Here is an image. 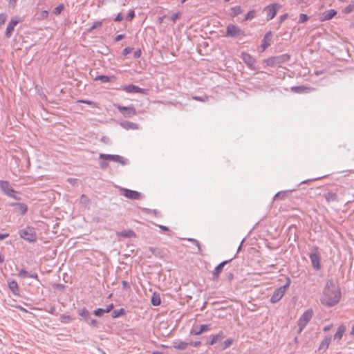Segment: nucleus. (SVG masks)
I'll return each instance as SVG.
<instances>
[{
    "instance_id": "1",
    "label": "nucleus",
    "mask_w": 354,
    "mask_h": 354,
    "mask_svg": "<svg viewBox=\"0 0 354 354\" xmlns=\"http://www.w3.org/2000/svg\"><path fill=\"white\" fill-rule=\"evenodd\" d=\"M341 297L339 287L333 280H328L324 288L320 302L326 307H333L339 302Z\"/></svg>"
},
{
    "instance_id": "2",
    "label": "nucleus",
    "mask_w": 354,
    "mask_h": 354,
    "mask_svg": "<svg viewBox=\"0 0 354 354\" xmlns=\"http://www.w3.org/2000/svg\"><path fill=\"white\" fill-rule=\"evenodd\" d=\"M290 59V55L288 53L270 57L268 59H266L263 62L266 64L267 66L270 67H275L281 64L289 62Z\"/></svg>"
},
{
    "instance_id": "3",
    "label": "nucleus",
    "mask_w": 354,
    "mask_h": 354,
    "mask_svg": "<svg viewBox=\"0 0 354 354\" xmlns=\"http://www.w3.org/2000/svg\"><path fill=\"white\" fill-rule=\"evenodd\" d=\"M286 282L284 285L274 290L270 300L272 304H275L278 302L285 295L286 290L289 288L291 283V280L288 277L286 278Z\"/></svg>"
},
{
    "instance_id": "4",
    "label": "nucleus",
    "mask_w": 354,
    "mask_h": 354,
    "mask_svg": "<svg viewBox=\"0 0 354 354\" xmlns=\"http://www.w3.org/2000/svg\"><path fill=\"white\" fill-rule=\"evenodd\" d=\"M20 238L29 243H34L37 241V236L35 229L31 226H27L19 231Z\"/></svg>"
},
{
    "instance_id": "5",
    "label": "nucleus",
    "mask_w": 354,
    "mask_h": 354,
    "mask_svg": "<svg viewBox=\"0 0 354 354\" xmlns=\"http://www.w3.org/2000/svg\"><path fill=\"white\" fill-rule=\"evenodd\" d=\"M225 36L227 37L241 39L245 36V33L238 26L230 24L226 27Z\"/></svg>"
},
{
    "instance_id": "6",
    "label": "nucleus",
    "mask_w": 354,
    "mask_h": 354,
    "mask_svg": "<svg viewBox=\"0 0 354 354\" xmlns=\"http://www.w3.org/2000/svg\"><path fill=\"white\" fill-rule=\"evenodd\" d=\"M309 258L312 263L313 268L315 270H319L321 268V256L319 252V248L317 246H313L309 253Z\"/></svg>"
},
{
    "instance_id": "7",
    "label": "nucleus",
    "mask_w": 354,
    "mask_h": 354,
    "mask_svg": "<svg viewBox=\"0 0 354 354\" xmlns=\"http://www.w3.org/2000/svg\"><path fill=\"white\" fill-rule=\"evenodd\" d=\"M313 316V310L312 309H308L306 310L299 317L297 324L299 326L298 333H301L304 328L306 327L307 324L310 321Z\"/></svg>"
},
{
    "instance_id": "8",
    "label": "nucleus",
    "mask_w": 354,
    "mask_h": 354,
    "mask_svg": "<svg viewBox=\"0 0 354 354\" xmlns=\"http://www.w3.org/2000/svg\"><path fill=\"white\" fill-rule=\"evenodd\" d=\"M100 159L105 160H111L116 162H119L122 165H126L129 163V160L124 158L120 155H112V154H104L100 153L99 156Z\"/></svg>"
},
{
    "instance_id": "9",
    "label": "nucleus",
    "mask_w": 354,
    "mask_h": 354,
    "mask_svg": "<svg viewBox=\"0 0 354 354\" xmlns=\"http://www.w3.org/2000/svg\"><path fill=\"white\" fill-rule=\"evenodd\" d=\"M281 6L279 3H271L264 8V11L266 12V20L268 21L272 19L277 15V10L280 9Z\"/></svg>"
},
{
    "instance_id": "10",
    "label": "nucleus",
    "mask_w": 354,
    "mask_h": 354,
    "mask_svg": "<svg viewBox=\"0 0 354 354\" xmlns=\"http://www.w3.org/2000/svg\"><path fill=\"white\" fill-rule=\"evenodd\" d=\"M115 106L125 118H131L136 114V110L133 105L124 106L120 104H115Z\"/></svg>"
},
{
    "instance_id": "11",
    "label": "nucleus",
    "mask_w": 354,
    "mask_h": 354,
    "mask_svg": "<svg viewBox=\"0 0 354 354\" xmlns=\"http://www.w3.org/2000/svg\"><path fill=\"white\" fill-rule=\"evenodd\" d=\"M120 192L124 196L129 199L141 200L142 198V194L135 190H131L127 188H121Z\"/></svg>"
},
{
    "instance_id": "12",
    "label": "nucleus",
    "mask_w": 354,
    "mask_h": 354,
    "mask_svg": "<svg viewBox=\"0 0 354 354\" xmlns=\"http://www.w3.org/2000/svg\"><path fill=\"white\" fill-rule=\"evenodd\" d=\"M118 89L124 91L127 93H142V94L147 93L146 89L140 88L138 86L134 85V84L122 85Z\"/></svg>"
},
{
    "instance_id": "13",
    "label": "nucleus",
    "mask_w": 354,
    "mask_h": 354,
    "mask_svg": "<svg viewBox=\"0 0 354 354\" xmlns=\"http://www.w3.org/2000/svg\"><path fill=\"white\" fill-rule=\"evenodd\" d=\"M236 254H235L232 259L229 260H225L220 263L216 267L214 268L212 272V279L214 281L218 280L220 274L222 272L224 266L227 264L229 262L232 261L234 259H235Z\"/></svg>"
},
{
    "instance_id": "14",
    "label": "nucleus",
    "mask_w": 354,
    "mask_h": 354,
    "mask_svg": "<svg viewBox=\"0 0 354 354\" xmlns=\"http://www.w3.org/2000/svg\"><path fill=\"white\" fill-rule=\"evenodd\" d=\"M0 189L7 196H11L12 193H16V191L10 186L7 180H0Z\"/></svg>"
},
{
    "instance_id": "15",
    "label": "nucleus",
    "mask_w": 354,
    "mask_h": 354,
    "mask_svg": "<svg viewBox=\"0 0 354 354\" xmlns=\"http://www.w3.org/2000/svg\"><path fill=\"white\" fill-rule=\"evenodd\" d=\"M225 337L224 332L221 330L216 335H212L209 337V339L207 340L205 343L207 346H212L216 344L217 342L221 341Z\"/></svg>"
},
{
    "instance_id": "16",
    "label": "nucleus",
    "mask_w": 354,
    "mask_h": 354,
    "mask_svg": "<svg viewBox=\"0 0 354 354\" xmlns=\"http://www.w3.org/2000/svg\"><path fill=\"white\" fill-rule=\"evenodd\" d=\"M212 325L209 324H202L198 328H192L190 331V334L194 335H200L205 332H207L211 330Z\"/></svg>"
},
{
    "instance_id": "17",
    "label": "nucleus",
    "mask_w": 354,
    "mask_h": 354,
    "mask_svg": "<svg viewBox=\"0 0 354 354\" xmlns=\"http://www.w3.org/2000/svg\"><path fill=\"white\" fill-rule=\"evenodd\" d=\"M19 23V21L16 19L15 18H12L10 22L8 23L6 32H5V37L7 39L10 38L12 32L15 29V27L17 26V24Z\"/></svg>"
},
{
    "instance_id": "18",
    "label": "nucleus",
    "mask_w": 354,
    "mask_h": 354,
    "mask_svg": "<svg viewBox=\"0 0 354 354\" xmlns=\"http://www.w3.org/2000/svg\"><path fill=\"white\" fill-rule=\"evenodd\" d=\"M10 205L14 207L15 212L21 215H24L28 212V206L24 203H12Z\"/></svg>"
},
{
    "instance_id": "19",
    "label": "nucleus",
    "mask_w": 354,
    "mask_h": 354,
    "mask_svg": "<svg viewBox=\"0 0 354 354\" xmlns=\"http://www.w3.org/2000/svg\"><path fill=\"white\" fill-rule=\"evenodd\" d=\"M241 58L244 63L250 68H253L255 59L254 57L247 53H242Z\"/></svg>"
},
{
    "instance_id": "20",
    "label": "nucleus",
    "mask_w": 354,
    "mask_h": 354,
    "mask_svg": "<svg viewBox=\"0 0 354 354\" xmlns=\"http://www.w3.org/2000/svg\"><path fill=\"white\" fill-rule=\"evenodd\" d=\"M337 15V11L334 9H330L324 12L320 17L321 21H328L333 19Z\"/></svg>"
},
{
    "instance_id": "21",
    "label": "nucleus",
    "mask_w": 354,
    "mask_h": 354,
    "mask_svg": "<svg viewBox=\"0 0 354 354\" xmlns=\"http://www.w3.org/2000/svg\"><path fill=\"white\" fill-rule=\"evenodd\" d=\"M323 196L328 203L339 201L338 195L335 192L330 191L324 193Z\"/></svg>"
},
{
    "instance_id": "22",
    "label": "nucleus",
    "mask_w": 354,
    "mask_h": 354,
    "mask_svg": "<svg viewBox=\"0 0 354 354\" xmlns=\"http://www.w3.org/2000/svg\"><path fill=\"white\" fill-rule=\"evenodd\" d=\"M9 289L14 295H19V288L17 282L14 279L8 280Z\"/></svg>"
},
{
    "instance_id": "23",
    "label": "nucleus",
    "mask_w": 354,
    "mask_h": 354,
    "mask_svg": "<svg viewBox=\"0 0 354 354\" xmlns=\"http://www.w3.org/2000/svg\"><path fill=\"white\" fill-rule=\"evenodd\" d=\"M272 35V31H268V32H266L263 39H262L261 47L262 48L263 51L270 46V40Z\"/></svg>"
},
{
    "instance_id": "24",
    "label": "nucleus",
    "mask_w": 354,
    "mask_h": 354,
    "mask_svg": "<svg viewBox=\"0 0 354 354\" xmlns=\"http://www.w3.org/2000/svg\"><path fill=\"white\" fill-rule=\"evenodd\" d=\"M292 190L281 191L277 192L273 197V201L275 200H285L289 194L292 192Z\"/></svg>"
},
{
    "instance_id": "25",
    "label": "nucleus",
    "mask_w": 354,
    "mask_h": 354,
    "mask_svg": "<svg viewBox=\"0 0 354 354\" xmlns=\"http://www.w3.org/2000/svg\"><path fill=\"white\" fill-rule=\"evenodd\" d=\"M189 346V343L183 341H176L173 343V347L177 350H185Z\"/></svg>"
},
{
    "instance_id": "26",
    "label": "nucleus",
    "mask_w": 354,
    "mask_h": 354,
    "mask_svg": "<svg viewBox=\"0 0 354 354\" xmlns=\"http://www.w3.org/2000/svg\"><path fill=\"white\" fill-rule=\"evenodd\" d=\"M120 125L122 127H123L125 129H138V124L134 122H131L129 121H124L120 123Z\"/></svg>"
},
{
    "instance_id": "27",
    "label": "nucleus",
    "mask_w": 354,
    "mask_h": 354,
    "mask_svg": "<svg viewBox=\"0 0 354 354\" xmlns=\"http://www.w3.org/2000/svg\"><path fill=\"white\" fill-rule=\"evenodd\" d=\"M149 250L151 252V254L158 258H162L164 257V251L162 249L149 247Z\"/></svg>"
},
{
    "instance_id": "28",
    "label": "nucleus",
    "mask_w": 354,
    "mask_h": 354,
    "mask_svg": "<svg viewBox=\"0 0 354 354\" xmlns=\"http://www.w3.org/2000/svg\"><path fill=\"white\" fill-rule=\"evenodd\" d=\"M78 314L86 322H88V321L91 319V314H90L89 311L85 307H84L81 310H80L79 312H78Z\"/></svg>"
},
{
    "instance_id": "29",
    "label": "nucleus",
    "mask_w": 354,
    "mask_h": 354,
    "mask_svg": "<svg viewBox=\"0 0 354 354\" xmlns=\"http://www.w3.org/2000/svg\"><path fill=\"white\" fill-rule=\"evenodd\" d=\"M330 337H325L324 339L320 343L319 350L326 351L330 343Z\"/></svg>"
},
{
    "instance_id": "30",
    "label": "nucleus",
    "mask_w": 354,
    "mask_h": 354,
    "mask_svg": "<svg viewBox=\"0 0 354 354\" xmlns=\"http://www.w3.org/2000/svg\"><path fill=\"white\" fill-rule=\"evenodd\" d=\"M118 234L124 238H132L136 236V233L131 230H122Z\"/></svg>"
},
{
    "instance_id": "31",
    "label": "nucleus",
    "mask_w": 354,
    "mask_h": 354,
    "mask_svg": "<svg viewBox=\"0 0 354 354\" xmlns=\"http://www.w3.org/2000/svg\"><path fill=\"white\" fill-rule=\"evenodd\" d=\"M151 302L154 306H159L161 303L160 295L156 292H153L151 296Z\"/></svg>"
},
{
    "instance_id": "32",
    "label": "nucleus",
    "mask_w": 354,
    "mask_h": 354,
    "mask_svg": "<svg viewBox=\"0 0 354 354\" xmlns=\"http://www.w3.org/2000/svg\"><path fill=\"white\" fill-rule=\"evenodd\" d=\"M345 330H346V327L342 325V326H339L337 332L334 335V339H338V340L341 339Z\"/></svg>"
},
{
    "instance_id": "33",
    "label": "nucleus",
    "mask_w": 354,
    "mask_h": 354,
    "mask_svg": "<svg viewBox=\"0 0 354 354\" xmlns=\"http://www.w3.org/2000/svg\"><path fill=\"white\" fill-rule=\"evenodd\" d=\"M230 15L232 17H235L243 12V10L240 6L232 7L231 9Z\"/></svg>"
},
{
    "instance_id": "34",
    "label": "nucleus",
    "mask_w": 354,
    "mask_h": 354,
    "mask_svg": "<svg viewBox=\"0 0 354 354\" xmlns=\"http://www.w3.org/2000/svg\"><path fill=\"white\" fill-rule=\"evenodd\" d=\"M113 77H109L105 75H97L94 78L95 81H101L102 83H106L111 81Z\"/></svg>"
},
{
    "instance_id": "35",
    "label": "nucleus",
    "mask_w": 354,
    "mask_h": 354,
    "mask_svg": "<svg viewBox=\"0 0 354 354\" xmlns=\"http://www.w3.org/2000/svg\"><path fill=\"white\" fill-rule=\"evenodd\" d=\"M292 91L297 93H301L310 91V88L305 87L304 86H292L291 88Z\"/></svg>"
},
{
    "instance_id": "36",
    "label": "nucleus",
    "mask_w": 354,
    "mask_h": 354,
    "mask_svg": "<svg viewBox=\"0 0 354 354\" xmlns=\"http://www.w3.org/2000/svg\"><path fill=\"white\" fill-rule=\"evenodd\" d=\"M124 314H125V310L122 308L120 309L114 310L112 312L111 316L113 318H117V317L124 315Z\"/></svg>"
},
{
    "instance_id": "37",
    "label": "nucleus",
    "mask_w": 354,
    "mask_h": 354,
    "mask_svg": "<svg viewBox=\"0 0 354 354\" xmlns=\"http://www.w3.org/2000/svg\"><path fill=\"white\" fill-rule=\"evenodd\" d=\"M48 11L45 10H42L39 13H37L36 15H37V19L38 20H44V19H46L48 18Z\"/></svg>"
},
{
    "instance_id": "38",
    "label": "nucleus",
    "mask_w": 354,
    "mask_h": 354,
    "mask_svg": "<svg viewBox=\"0 0 354 354\" xmlns=\"http://www.w3.org/2000/svg\"><path fill=\"white\" fill-rule=\"evenodd\" d=\"M192 99L196 101L205 102H207L209 100V96L205 94H204L201 96L194 95V96H192Z\"/></svg>"
},
{
    "instance_id": "39",
    "label": "nucleus",
    "mask_w": 354,
    "mask_h": 354,
    "mask_svg": "<svg viewBox=\"0 0 354 354\" xmlns=\"http://www.w3.org/2000/svg\"><path fill=\"white\" fill-rule=\"evenodd\" d=\"M234 342L233 338H228L225 340L222 344V349L225 350L229 348Z\"/></svg>"
},
{
    "instance_id": "40",
    "label": "nucleus",
    "mask_w": 354,
    "mask_h": 354,
    "mask_svg": "<svg viewBox=\"0 0 354 354\" xmlns=\"http://www.w3.org/2000/svg\"><path fill=\"white\" fill-rule=\"evenodd\" d=\"M255 17H256V11L254 10H251L245 15L244 21L252 20Z\"/></svg>"
},
{
    "instance_id": "41",
    "label": "nucleus",
    "mask_w": 354,
    "mask_h": 354,
    "mask_svg": "<svg viewBox=\"0 0 354 354\" xmlns=\"http://www.w3.org/2000/svg\"><path fill=\"white\" fill-rule=\"evenodd\" d=\"M73 320L72 317L69 315H62L60 316V321L64 324H68Z\"/></svg>"
},
{
    "instance_id": "42",
    "label": "nucleus",
    "mask_w": 354,
    "mask_h": 354,
    "mask_svg": "<svg viewBox=\"0 0 354 354\" xmlns=\"http://www.w3.org/2000/svg\"><path fill=\"white\" fill-rule=\"evenodd\" d=\"M188 241L192 243L194 245H195L197 247V249H198L197 252L199 253L201 252V244L198 240L193 239V238H189V239H188Z\"/></svg>"
},
{
    "instance_id": "43",
    "label": "nucleus",
    "mask_w": 354,
    "mask_h": 354,
    "mask_svg": "<svg viewBox=\"0 0 354 354\" xmlns=\"http://www.w3.org/2000/svg\"><path fill=\"white\" fill-rule=\"evenodd\" d=\"M64 6L63 4H60L58 6H57L53 11V13L55 15H59L62 10H64Z\"/></svg>"
},
{
    "instance_id": "44",
    "label": "nucleus",
    "mask_w": 354,
    "mask_h": 354,
    "mask_svg": "<svg viewBox=\"0 0 354 354\" xmlns=\"http://www.w3.org/2000/svg\"><path fill=\"white\" fill-rule=\"evenodd\" d=\"M354 10V4H349L343 10L344 14H350Z\"/></svg>"
},
{
    "instance_id": "45",
    "label": "nucleus",
    "mask_w": 354,
    "mask_h": 354,
    "mask_svg": "<svg viewBox=\"0 0 354 354\" xmlns=\"http://www.w3.org/2000/svg\"><path fill=\"white\" fill-rule=\"evenodd\" d=\"M308 16L306 14H304V13H301L299 15V24H302V23H304L306 22V21H308Z\"/></svg>"
},
{
    "instance_id": "46",
    "label": "nucleus",
    "mask_w": 354,
    "mask_h": 354,
    "mask_svg": "<svg viewBox=\"0 0 354 354\" xmlns=\"http://www.w3.org/2000/svg\"><path fill=\"white\" fill-rule=\"evenodd\" d=\"M105 313L104 308H97L93 311V314L97 317H102Z\"/></svg>"
},
{
    "instance_id": "47",
    "label": "nucleus",
    "mask_w": 354,
    "mask_h": 354,
    "mask_svg": "<svg viewBox=\"0 0 354 354\" xmlns=\"http://www.w3.org/2000/svg\"><path fill=\"white\" fill-rule=\"evenodd\" d=\"M8 18V15L6 13L0 14V27L5 24Z\"/></svg>"
},
{
    "instance_id": "48",
    "label": "nucleus",
    "mask_w": 354,
    "mask_h": 354,
    "mask_svg": "<svg viewBox=\"0 0 354 354\" xmlns=\"http://www.w3.org/2000/svg\"><path fill=\"white\" fill-rule=\"evenodd\" d=\"M18 276L19 277L26 278V277H28L29 274L25 269L22 268L20 270V271L18 274Z\"/></svg>"
},
{
    "instance_id": "49",
    "label": "nucleus",
    "mask_w": 354,
    "mask_h": 354,
    "mask_svg": "<svg viewBox=\"0 0 354 354\" xmlns=\"http://www.w3.org/2000/svg\"><path fill=\"white\" fill-rule=\"evenodd\" d=\"M78 102L84 103L92 106L93 107H97V104L96 102L89 101V100H80Z\"/></svg>"
},
{
    "instance_id": "50",
    "label": "nucleus",
    "mask_w": 354,
    "mask_h": 354,
    "mask_svg": "<svg viewBox=\"0 0 354 354\" xmlns=\"http://www.w3.org/2000/svg\"><path fill=\"white\" fill-rule=\"evenodd\" d=\"M87 323L89 324L91 326L95 327V328H97L98 324H99V322L97 319H93L91 317L90 320L88 321V322H87Z\"/></svg>"
},
{
    "instance_id": "51",
    "label": "nucleus",
    "mask_w": 354,
    "mask_h": 354,
    "mask_svg": "<svg viewBox=\"0 0 354 354\" xmlns=\"http://www.w3.org/2000/svg\"><path fill=\"white\" fill-rule=\"evenodd\" d=\"M134 17H135V12H134V10H131L129 12V13L126 17V20L131 21Z\"/></svg>"
},
{
    "instance_id": "52",
    "label": "nucleus",
    "mask_w": 354,
    "mask_h": 354,
    "mask_svg": "<svg viewBox=\"0 0 354 354\" xmlns=\"http://www.w3.org/2000/svg\"><path fill=\"white\" fill-rule=\"evenodd\" d=\"M181 13L180 12H176V13H174L172 15V16L171 17V20L172 21V22L174 24L176 20L178 19V17L180 16Z\"/></svg>"
},
{
    "instance_id": "53",
    "label": "nucleus",
    "mask_w": 354,
    "mask_h": 354,
    "mask_svg": "<svg viewBox=\"0 0 354 354\" xmlns=\"http://www.w3.org/2000/svg\"><path fill=\"white\" fill-rule=\"evenodd\" d=\"M9 197L14 198L17 201H21V198L20 195L16 192V193H12L11 196H9Z\"/></svg>"
},
{
    "instance_id": "54",
    "label": "nucleus",
    "mask_w": 354,
    "mask_h": 354,
    "mask_svg": "<svg viewBox=\"0 0 354 354\" xmlns=\"http://www.w3.org/2000/svg\"><path fill=\"white\" fill-rule=\"evenodd\" d=\"M122 288L124 290H128L131 289L130 285L129 284V283L127 281H122Z\"/></svg>"
},
{
    "instance_id": "55",
    "label": "nucleus",
    "mask_w": 354,
    "mask_h": 354,
    "mask_svg": "<svg viewBox=\"0 0 354 354\" xmlns=\"http://www.w3.org/2000/svg\"><path fill=\"white\" fill-rule=\"evenodd\" d=\"M113 307H114V306L113 304H110L107 305L106 306V308H104L105 313H108L111 312L113 310Z\"/></svg>"
},
{
    "instance_id": "56",
    "label": "nucleus",
    "mask_w": 354,
    "mask_h": 354,
    "mask_svg": "<svg viewBox=\"0 0 354 354\" xmlns=\"http://www.w3.org/2000/svg\"><path fill=\"white\" fill-rule=\"evenodd\" d=\"M131 53V48L130 47H126L122 50V55L127 56Z\"/></svg>"
},
{
    "instance_id": "57",
    "label": "nucleus",
    "mask_w": 354,
    "mask_h": 354,
    "mask_svg": "<svg viewBox=\"0 0 354 354\" xmlns=\"http://www.w3.org/2000/svg\"><path fill=\"white\" fill-rule=\"evenodd\" d=\"M141 50L140 49H137L136 50H135L133 52V57L136 58V59H138V58H140V56H141Z\"/></svg>"
},
{
    "instance_id": "58",
    "label": "nucleus",
    "mask_w": 354,
    "mask_h": 354,
    "mask_svg": "<svg viewBox=\"0 0 354 354\" xmlns=\"http://www.w3.org/2000/svg\"><path fill=\"white\" fill-rule=\"evenodd\" d=\"M124 19V17L122 13H119L117 15V16L115 17L114 21L116 22H120L122 21Z\"/></svg>"
},
{
    "instance_id": "59",
    "label": "nucleus",
    "mask_w": 354,
    "mask_h": 354,
    "mask_svg": "<svg viewBox=\"0 0 354 354\" xmlns=\"http://www.w3.org/2000/svg\"><path fill=\"white\" fill-rule=\"evenodd\" d=\"M188 343H189V346H192L194 347H198L201 344V341L190 342Z\"/></svg>"
},
{
    "instance_id": "60",
    "label": "nucleus",
    "mask_w": 354,
    "mask_h": 354,
    "mask_svg": "<svg viewBox=\"0 0 354 354\" xmlns=\"http://www.w3.org/2000/svg\"><path fill=\"white\" fill-rule=\"evenodd\" d=\"M225 277L229 281H231L234 279V274L232 272H227Z\"/></svg>"
},
{
    "instance_id": "61",
    "label": "nucleus",
    "mask_w": 354,
    "mask_h": 354,
    "mask_svg": "<svg viewBox=\"0 0 354 354\" xmlns=\"http://www.w3.org/2000/svg\"><path fill=\"white\" fill-rule=\"evenodd\" d=\"M124 37H125V35H124V34L118 35L115 36L114 41L115 42H118V41L122 40V39H124Z\"/></svg>"
},
{
    "instance_id": "62",
    "label": "nucleus",
    "mask_w": 354,
    "mask_h": 354,
    "mask_svg": "<svg viewBox=\"0 0 354 354\" xmlns=\"http://www.w3.org/2000/svg\"><path fill=\"white\" fill-rule=\"evenodd\" d=\"M288 17V15L287 13H285L279 17V23L281 24Z\"/></svg>"
},
{
    "instance_id": "63",
    "label": "nucleus",
    "mask_w": 354,
    "mask_h": 354,
    "mask_svg": "<svg viewBox=\"0 0 354 354\" xmlns=\"http://www.w3.org/2000/svg\"><path fill=\"white\" fill-rule=\"evenodd\" d=\"M93 26H94L95 28H100L102 26V21H95L93 24Z\"/></svg>"
},
{
    "instance_id": "64",
    "label": "nucleus",
    "mask_w": 354,
    "mask_h": 354,
    "mask_svg": "<svg viewBox=\"0 0 354 354\" xmlns=\"http://www.w3.org/2000/svg\"><path fill=\"white\" fill-rule=\"evenodd\" d=\"M80 199H81V202H82V203H86L88 202V197H87L86 195H84V194H82V195L81 196Z\"/></svg>"
}]
</instances>
